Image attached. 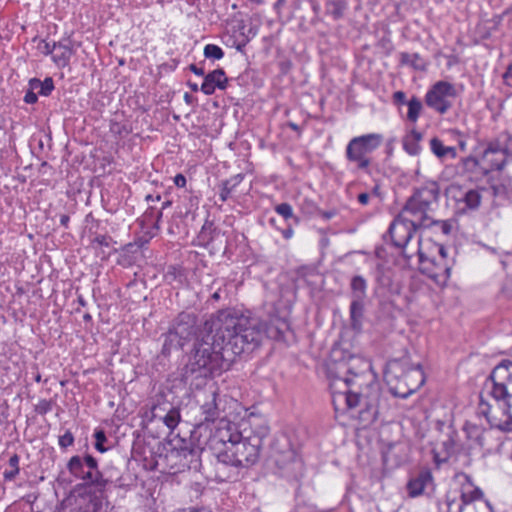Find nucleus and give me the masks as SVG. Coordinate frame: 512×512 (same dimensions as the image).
Segmentation results:
<instances>
[{"label": "nucleus", "instance_id": "32", "mask_svg": "<svg viewBox=\"0 0 512 512\" xmlns=\"http://www.w3.org/2000/svg\"><path fill=\"white\" fill-rule=\"evenodd\" d=\"M407 106H408L407 120L412 123H416L417 120L419 119V116L423 109V104H422L421 100L418 97L413 96L407 102Z\"/></svg>", "mask_w": 512, "mask_h": 512}, {"label": "nucleus", "instance_id": "1", "mask_svg": "<svg viewBox=\"0 0 512 512\" xmlns=\"http://www.w3.org/2000/svg\"><path fill=\"white\" fill-rule=\"evenodd\" d=\"M261 340L257 321L236 310L219 311L197 335L193 354L183 369L184 380L192 383L228 370L236 356L254 350Z\"/></svg>", "mask_w": 512, "mask_h": 512}, {"label": "nucleus", "instance_id": "46", "mask_svg": "<svg viewBox=\"0 0 512 512\" xmlns=\"http://www.w3.org/2000/svg\"><path fill=\"white\" fill-rule=\"evenodd\" d=\"M82 460L88 469L95 471L98 470L97 460L93 456L86 455L85 458Z\"/></svg>", "mask_w": 512, "mask_h": 512}, {"label": "nucleus", "instance_id": "17", "mask_svg": "<svg viewBox=\"0 0 512 512\" xmlns=\"http://www.w3.org/2000/svg\"><path fill=\"white\" fill-rule=\"evenodd\" d=\"M228 78L223 69H216L204 76L200 90L205 95H212L215 89H226Z\"/></svg>", "mask_w": 512, "mask_h": 512}, {"label": "nucleus", "instance_id": "4", "mask_svg": "<svg viewBox=\"0 0 512 512\" xmlns=\"http://www.w3.org/2000/svg\"><path fill=\"white\" fill-rule=\"evenodd\" d=\"M352 343L349 339H341L331 349L329 375L330 389L335 412L345 413L352 407V390L350 387L352 374Z\"/></svg>", "mask_w": 512, "mask_h": 512}, {"label": "nucleus", "instance_id": "25", "mask_svg": "<svg viewBox=\"0 0 512 512\" xmlns=\"http://www.w3.org/2000/svg\"><path fill=\"white\" fill-rule=\"evenodd\" d=\"M210 397H211V400L204 403L202 406H201V410H202V414L204 415V420L205 421H212L214 422L215 420H219L221 419L220 418V410L218 408V403H217V394L215 391H211L210 392Z\"/></svg>", "mask_w": 512, "mask_h": 512}, {"label": "nucleus", "instance_id": "36", "mask_svg": "<svg viewBox=\"0 0 512 512\" xmlns=\"http://www.w3.org/2000/svg\"><path fill=\"white\" fill-rule=\"evenodd\" d=\"M463 201L467 208L476 209L481 203V195L477 190L471 189L465 193Z\"/></svg>", "mask_w": 512, "mask_h": 512}, {"label": "nucleus", "instance_id": "9", "mask_svg": "<svg viewBox=\"0 0 512 512\" xmlns=\"http://www.w3.org/2000/svg\"><path fill=\"white\" fill-rule=\"evenodd\" d=\"M243 433L244 427L240 430L236 423L221 418L210 437L209 444L216 453L219 449H226L228 444L241 440Z\"/></svg>", "mask_w": 512, "mask_h": 512}, {"label": "nucleus", "instance_id": "52", "mask_svg": "<svg viewBox=\"0 0 512 512\" xmlns=\"http://www.w3.org/2000/svg\"><path fill=\"white\" fill-rule=\"evenodd\" d=\"M189 70L193 72L195 75L198 76H205L204 69L201 67H198L196 64H190Z\"/></svg>", "mask_w": 512, "mask_h": 512}, {"label": "nucleus", "instance_id": "27", "mask_svg": "<svg viewBox=\"0 0 512 512\" xmlns=\"http://www.w3.org/2000/svg\"><path fill=\"white\" fill-rule=\"evenodd\" d=\"M185 342L182 341L178 336L173 333L170 329L164 336V343L162 347V353L164 355L170 354V352L174 349H181L184 346Z\"/></svg>", "mask_w": 512, "mask_h": 512}, {"label": "nucleus", "instance_id": "35", "mask_svg": "<svg viewBox=\"0 0 512 512\" xmlns=\"http://www.w3.org/2000/svg\"><path fill=\"white\" fill-rule=\"evenodd\" d=\"M432 212H428V218L432 222L429 224V227H436L438 228L442 234L449 235L453 228V220H435L433 216L431 215Z\"/></svg>", "mask_w": 512, "mask_h": 512}, {"label": "nucleus", "instance_id": "26", "mask_svg": "<svg viewBox=\"0 0 512 512\" xmlns=\"http://www.w3.org/2000/svg\"><path fill=\"white\" fill-rule=\"evenodd\" d=\"M400 63L402 65H409L416 70L423 71L426 68L424 59L418 53L402 52L400 54Z\"/></svg>", "mask_w": 512, "mask_h": 512}, {"label": "nucleus", "instance_id": "40", "mask_svg": "<svg viewBox=\"0 0 512 512\" xmlns=\"http://www.w3.org/2000/svg\"><path fill=\"white\" fill-rule=\"evenodd\" d=\"M460 495L466 502L474 503L475 500L482 498L483 492L478 487H472L470 491L464 489Z\"/></svg>", "mask_w": 512, "mask_h": 512}, {"label": "nucleus", "instance_id": "31", "mask_svg": "<svg viewBox=\"0 0 512 512\" xmlns=\"http://www.w3.org/2000/svg\"><path fill=\"white\" fill-rule=\"evenodd\" d=\"M242 180H243V176L241 174H237L234 177H232L222 183L221 191L219 193V197L222 202L227 201L231 192Z\"/></svg>", "mask_w": 512, "mask_h": 512}, {"label": "nucleus", "instance_id": "16", "mask_svg": "<svg viewBox=\"0 0 512 512\" xmlns=\"http://www.w3.org/2000/svg\"><path fill=\"white\" fill-rule=\"evenodd\" d=\"M457 433L450 430L443 436V439L433 449L434 460L440 464L446 462L456 451Z\"/></svg>", "mask_w": 512, "mask_h": 512}, {"label": "nucleus", "instance_id": "15", "mask_svg": "<svg viewBox=\"0 0 512 512\" xmlns=\"http://www.w3.org/2000/svg\"><path fill=\"white\" fill-rule=\"evenodd\" d=\"M196 319L190 313H180L169 328L182 341L186 342L195 334Z\"/></svg>", "mask_w": 512, "mask_h": 512}, {"label": "nucleus", "instance_id": "57", "mask_svg": "<svg viewBox=\"0 0 512 512\" xmlns=\"http://www.w3.org/2000/svg\"><path fill=\"white\" fill-rule=\"evenodd\" d=\"M352 154H353V151H352V140H350L347 144V147H346V156L349 160H352Z\"/></svg>", "mask_w": 512, "mask_h": 512}, {"label": "nucleus", "instance_id": "39", "mask_svg": "<svg viewBox=\"0 0 512 512\" xmlns=\"http://www.w3.org/2000/svg\"><path fill=\"white\" fill-rule=\"evenodd\" d=\"M204 56L207 59L220 60L224 56L222 48L215 44H207L204 47Z\"/></svg>", "mask_w": 512, "mask_h": 512}, {"label": "nucleus", "instance_id": "44", "mask_svg": "<svg viewBox=\"0 0 512 512\" xmlns=\"http://www.w3.org/2000/svg\"><path fill=\"white\" fill-rule=\"evenodd\" d=\"M404 149L410 155H417L420 151V146L417 142H404Z\"/></svg>", "mask_w": 512, "mask_h": 512}, {"label": "nucleus", "instance_id": "10", "mask_svg": "<svg viewBox=\"0 0 512 512\" xmlns=\"http://www.w3.org/2000/svg\"><path fill=\"white\" fill-rule=\"evenodd\" d=\"M383 142V136L378 133H370L354 137V161H358V167L366 169L370 164L368 154L376 150Z\"/></svg>", "mask_w": 512, "mask_h": 512}, {"label": "nucleus", "instance_id": "14", "mask_svg": "<svg viewBox=\"0 0 512 512\" xmlns=\"http://www.w3.org/2000/svg\"><path fill=\"white\" fill-rule=\"evenodd\" d=\"M273 457L277 467L286 476H296L302 470L301 459L298 457L296 451L290 447L282 452L275 453Z\"/></svg>", "mask_w": 512, "mask_h": 512}, {"label": "nucleus", "instance_id": "62", "mask_svg": "<svg viewBox=\"0 0 512 512\" xmlns=\"http://www.w3.org/2000/svg\"><path fill=\"white\" fill-rule=\"evenodd\" d=\"M458 146L460 148L461 151H465L466 150V141L461 139L458 141Z\"/></svg>", "mask_w": 512, "mask_h": 512}, {"label": "nucleus", "instance_id": "63", "mask_svg": "<svg viewBox=\"0 0 512 512\" xmlns=\"http://www.w3.org/2000/svg\"><path fill=\"white\" fill-rule=\"evenodd\" d=\"M333 14L335 15V17H340L343 14L342 8L336 7L335 10L333 11Z\"/></svg>", "mask_w": 512, "mask_h": 512}, {"label": "nucleus", "instance_id": "2", "mask_svg": "<svg viewBox=\"0 0 512 512\" xmlns=\"http://www.w3.org/2000/svg\"><path fill=\"white\" fill-rule=\"evenodd\" d=\"M244 427L241 440L228 444L226 449H219L215 453V478L219 481L235 480L240 469L254 465L260 456L263 439L269 433V427L261 418L250 416Z\"/></svg>", "mask_w": 512, "mask_h": 512}, {"label": "nucleus", "instance_id": "7", "mask_svg": "<svg viewBox=\"0 0 512 512\" xmlns=\"http://www.w3.org/2000/svg\"><path fill=\"white\" fill-rule=\"evenodd\" d=\"M369 393H354V408L362 406L358 411L357 429H365L374 423L378 414V384L371 381L368 385Z\"/></svg>", "mask_w": 512, "mask_h": 512}, {"label": "nucleus", "instance_id": "47", "mask_svg": "<svg viewBox=\"0 0 512 512\" xmlns=\"http://www.w3.org/2000/svg\"><path fill=\"white\" fill-rule=\"evenodd\" d=\"M393 102L396 105L400 104H407L408 101H406V94L403 91H396L393 94Z\"/></svg>", "mask_w": 512, "mask_h": 512}, {"label": "nucleus", "instance_id": "5", "mask_svg": "<svg viewBox=\"0 0 512 512\" xmlns=\"http://www.w3.org/2000/svg\"><path fill=\"white\" fill-rule=\"evenodd\" d=\"M384 378L391 394L403 399L415 393L425 382L420 364L410 366L407 362L400 360L388 363Z\"/></svg>", "mask_w": 512, "mask_h": 512}, {"label": "nucleus", "instance_id": "20", "mask_svg": "<svg viewBox=\"0 0 512 512\" xmlns=\"http://www.w3.org/2000/svg\"><path fill=\"white\" fill-rule=\"evenodd\" d=\"M460 167L462 173L468 174L471 179L487 175L489 171H493L490 169V165L487 164V167L482 166L481 162L473 156L462 158Z\"/></svg>", "mask_w": 512, "mask_h": 512}, {"label": "nucleus", "instance_id": "51", "mask_svg": "<svg viewBox=\"0 0 512 512\" xmlns=\"http://www.w3.org/2000/svg\"><path fill=\"white\" fill-rule=\"evenodd\" d=\"M110 237L105 235H99L95 238V241L101 246H109Z\"/></svg>", "mask_w": 512, "mask_h": 512}, {"label": "nucleus", "instance_id": "55", "mask_svg": "<svg viewBox=\"0 0 512 512\" xmlns=\"http://www.w3.org/2000/svg\"><path fill=\"white\" fill-rule=\"evenodd\" d=\"M42 52L46 55H53L55 53V49L53 48V44L45 43Z\"/></svg>", "mask_w": 512, "mask_h": 512}, {"label": "nucleus", "instance_id": "8", "mask_svg": "<svg viewBox=\"0 0 512 512\" xmlns=\"http://www.w3.org/2000/svg\"><path fill=\"white\" fill-rule=\"evenodd\" d=\"M456 96L453 84L447 81H438L432 85L425 95L426 105L443 115L452 107L450 98Z\"/></svg>", "mask_w": 512, "mask_h": 512}, {"label": "nucleus", "instance_id": "6", "mask_svg": "<svg viewBox=\"0 0 512 512\" xmlns=\"http://www.w3.org/2000/svg\"><path fill=\"white\" fill-rule=\"evenodd\" d=\"M486 386L496 401L512 397V361L502 360L491 371Z\"/></svg>", "mask_w": 512, "mask_h": 512}, {"label": "nucleus", "instance_id": "21", "mask_svg": "<svg viewBox=\"0 0 512 512\" xmlns=\"http://www.w3.org/2000/svg\"><path fill=\"white\" fill-rule=\"evenodd\" d=\"M432 481L430 470H421L415 477L411 478L407 483V491L410 497L421 495L428 483Z\"/></svg>", "mask_w": 512, "mask_h": 512}, {"label": "nucleus", "instance_id": "48", "mask_svg": "<svg viewBox=\"0 0 512 512\" xmlns=\"http://www.w3.org/2000/svg\"><path fill=\"white\" fill-rule=\"evenodd\" d=\"M38 100L37 93L34 92V90L28 91L24 96V101L28 104H34Z\"/></svg>", "mask_w": 512, "mask_h": 512}, {"label": "nucleus", "instance_id": "54", "mask_svg": "<svg viewBox=\"0 0 512 512\" xmlns=\"http://www.w3.org/2000/svg\"><path fill=\"white\" fill-rule=\"evenodd\" d=\"M437 250H438V254H439L438 260H440V261H447L446 260V258H447L446 249L443 246H438Z\"/></svg>", "mask_w": 512, "mask_h": 512}, {"label": "nucleus", "instance_id": "12", "mask_svg": "<svg viewBox=\"0 0 512 512\" xmlns=\"http://www.w3.org/2000/svg\"><path fill=\"white\" fill-rule=\"evenodd\" d=\"M507 145L499 139H494L487 144L483 151L482 161L490 165L492 170H502L507 162Z\"/></svg>", "mask_w": 512, "mask_h": 512}, {"label": "nucleus", "instance_id": "22", "mask_svg": "<svg viewBox=\"0 0 512 512\" xmlns=\"http://www.w3.org/2000/svg\"><path fill=\"white\" fill-rule=\"evenodd\" d=\"M53 48L55 53L52 59L58 67L64 68L69 65L70 59L73 55V49L68 42H54Z\"/></svg>", "mask_w": 512, "mask_h": 512}, {"label": "nucleus", "instance_id": "49", "mask_svg": "<svg viewBox=\"0 0 512 512\" xmlns=\"http://www.w3.org/2000/svg\"><path fill=\"white\" fill-rule=\"evenodd\" d=\"M503 79L507 85L512 86V63L508 65L506 71L504 72Z\"/></svg>", "mask_w": 512, "mask_h": 512}, {"label": "nucleus", "instance_id": "28", "mask_svg": "<svg viewBox=\"0 0 512 512\" xmlns=\"http://www.w3.org/2000/svg\"><path fill=\"white\" fill-rule=\"evenodd\" d=\"M30 88L37 90V93L42 96H49L54 89V83L52 78L47 77L44 81L33 78L29 81Z\"/></svg>", "mask_w": 512, "mask_h": 512}, {"label": "nucleus", "instance_id": "34", "mask_svg": "<svg viewBox=\"0 0 512 512\" xmlns=\"http://www.w3.org/2000/svg\"><path fill=\"white\" fill-rule=\"evenodd\" d=\"M302 211L307 215H315L317 213H321L325 218H331L333 213L321 212L317 207L316 203L308 198H304L300 204Z\"/></svg>", "mask_w": 512, "mask_h": 512}, {"label": "nucleus", "instance_id": "60", "mask_svg": "<svg viewBox=\"0 0 512 512\" xmlns=\"http://www.w3.org/2000/svg\"><path fill=\"white\" fill-rule=\"evenodd\" d=\"M161 199V196L160 195H157L156 197H153L152 195H147L146 196V201L150 202V201H159Z\"/></svg>", "mask_w": 512, "mask_h": 512}, {"label": "nucleus", "instance_id": "29", "mask_svg": "<svg viewBox=\"0 0 512 512\" xmlns=\"http://www.w3.org/2000/svg\"><path fill=\"white\" fill-rule=\"evenodd\" d=\"M469 502H466L461 495L456 496L451 493L446 495L445 507L447 512H464L465 507Z\"/></svg>", "mask_w": 512, "mask_h": 512}, {"label": "nucleus", "instance_id": "59", "mask_svg": "<svg viewBox=\"0 0 512 512\" xmlns=\"http://www.w3.org/2000/svg\"><path fill=\"white\" fill-rule=\"evenodd\" d=\"M282 234H283V237H284L285 239H290V238L292 237V235H293V230H292L291 228L285 229V230L282 232Z\"/></svg>", "mask_w": 512, "mask_h": 512}, {"label": "nucleus", "instance_id": "3", "mask_svg": "<svg viewBox=\"0 0 512 512\" xmlns=\"http://www.w3.org/2000/svg\"><path fill=\"white\" fill-rule=\"evenodd\" d=\"M440 188L435 181L426 182L414 189L405 206L392 221L388 233L394 246L403 248L420 228H428L432 223L428 212H433L439 201Z\"/></svg>", "mask_w": 512, "mask_h": 512}, {"label": "nucleus", "instance_id": "13", "mask_svg": "<svg viewBox=\"0 0 512 512\" xmlns=\"http://www.w3.org/2000/svg\"><path fill=\"white\" fill-rule=\"evenodd\" d=\"M505 405L504 417L505 419H498L491 415V406L481 397L479 403L480 413L483 414L492 427L498 428L502 431H512V397L502 400Z\"/></svg>", "mask_w": 512, "mask_h": 512}, {"label": "nucleus", "instance_id": "61", "mask_svg": "<svg viewBox=\"0 0 512 512\" xmlns=\"http://www.w3.org/2000/svg\"><path fill=\"white\" fill-rule=\"evenodd\" d=\"M379 281L382 285H386L389 283L390 278L386 275H383L381 278H379Z\"/></svg>", "mask_w": 512, "mask_h": 512}, {"label": "nucleus", "instance_id": "37", "mask_svg": "<svg viewBox=\"0 0 512 512\" xmlns=\"http://www.w3.org/2000/svg\"><path fill=\"white\" fill-rule=\"evenodd\" d=\"M19 456L14 454L9 459L10 470H5L3 473L4 479L12 481L19 474Z\"/></svg>", "mask_w": 512, "mask_h": 512}, {"label": "nucleus", "instance_id": "42", "mask_svg": "<svg viewBox=\"0 0 512 512\" xmlns=\"http://www.w3.org/2000/svg\"><path fill=\"white\" fill-rule=\"evenodd\" d=\"M275 211L281 215L284 219L292 218L293 209L292 206L288 203H281L275 207Z\"/></svg>", "mask_w": 512, "mask_h": 512}, {"label": "nucleus", "instance_id": "53", "mask_svg": "<svg viewBox=\"0 0 512 512\" xmlns=\"http://www.w3.org/2000/svg\"><path fill=\"white\" fill-rule=\"evenodd\" d=\"M370 199V194L363 192L358 195V201L362 205H367Z\"/></svg>", "mask_w": 512, "mask_h": 512}, {"label": "nucleus", "instance_id": "18", "mask_svg": "<svg viewBox=\"0 0 512 512\" xmlns=\"http://www.w3.org/2000/svg\"><path fill=\"white\" fill-rule=\"evenodd\" d=\"M249 320L257 321L260 325V328L262 330V336L264 334L267 335V337L272 339H279L283 336L285 331L289 329V323L288 321L283 317L278 316H272L269 320V323L264 325L262 322H260L257 319H252L247 317Z\"/></svg>", "mask_w": 512, "mask_h": 512}, {"label": "nucleus", "instance_id": "56", "mask_svg": "<svg viewBox=\"0 0 512 512\" xmlns=\"http://www.w3.org/2000/svg\"><path fill=\"white\" fill-rule=\"evenodd\" d=\"M464 512H479V510L475 503H468V506L465 507Z\"/></svg>", "mask_w": 512, "mask_h": 512}, {"label": "nucleus", "instance_id": "43", "mask_svg": "<svg viewBox=\"0 0 512 512\" xmlns=\"http://www.w3.org/2000/svg\"><path fill=\"white\" fill-rule=\"evenodd\" d=\"M74 443V436L70 431H66L59 437V446L61 448H67Z\"/></svg>", "mask_w": 512, "mask_h": 512}, {"label": "nucleus", "instance_id": "23", "mask_svg": "<svg viewBox=\"0 0 512 512\" xmlns=\"http://www.w3.org/2000/svg\"><path fill=\"white\" fill-rule=\"evenodd\" d=\"M430 149L433 154L441 160L445 158L455 159L457 157L456 149L451 146H445L437 137L430 140Z\"/></svg>", "mask_w": 512, "mask_h": 512}, {"label": "nucleus", "instance_id": "33", "mask_svg": "<svg viewBox=\"0 0 512 512\" xmlns=\"http://www.w3.org/2000/svg\"><path fill=\"white\" fill-rule=\"evenodd\" d=\"M67 468L73 476L79 479H81L85 472V464L80 456H73L69 460Z\"/></svg>", "mask_w": 512, "mask_h": 512}, {"label": "nucleus", "instance_id": "64", "mask_svg": "<svg viewBox=\"0 0 512 512\" xmlns=\"http://www.w3.org/2000/svg\"><path fill=\"white\" fill-rule=\"evenodd\" d=\"M188 85H189L190 89L194 92H197L199 90V87L196 83L189 82Z\"/></svg>", "mask_w": 512, "mask_h": 512}, {"label": "nucleus", "instance_id": "58", "mask_svg": "<svg viewBox=\"0 0 512 512\" xmlns=\"http://www.w3.org/2000/svg\"><path fill=\"white\" fill-rule=\"evenodd\" d=\"M68 222H69V216L66 214L61 215V217H60L61 225H63L64 227H67Z\"/></svg>", "mask_w": 512, "mask_h": 512}, {"label": "nucleus", "instance_id": "41", "mask_svg": "<svg viewBox=\"0 0 512 512\" xmlns=\"http://www.w3.org/2000/svg\"><path fill=\"white\" fill-rule=\"evenodd\" d=\"M95 437V448L99 452H105L107 448L104 446V443L107 441L105 432L103 430H96L94 433Z\"/></svg>", "mask_w": 512, "mask_h": 512}, {"label": "nucleus", "instance_id": "11", "mask_svg": "<svg viewBox=\"0 0 512 512\" xmlns=\"http://www.w3.org/2000/svg\"><path fill=\"white\" fill-rule=\"evenodd\" d=\"M420 270L435 282H446L450 277V267L447 261H440L438 258L426 256L419 251Z\"/></svg>", "mask_w": 512, "mask_h": 512}, {"label": "nucleus", "instance_id": "24", "mask_svg": "<svg viewBox=\"0 0 512 512\" xmlns=\"http://www.w3.org/2000/svg\"><path fill=\"white\" fill-rule=\"evenodd\" d=\"M81 479L86 481L89 485L96 486L100 492H102L109 483H112V479L105 477L104 473L99 470H85Z\"/></svg>", "mask_w": 512, "mask_h": 512}, {"label": "nucleus", "instance_id": "38", "mask_svg": "<svg viewBox=\"0 0 512 512\" xmlns=\"http://www.w3.org/2000/svg\"><path fill=\"white\" fill-rule=\"evenodd\" d=\"M180 412L177 408H171L163 417L164 424L171 430L177 427L180 421Z\"/></svg>", "mask_w": 512, "mask_h": 512}, {"label": "nucleus", "instance_id": "50", "mask_svg": "<svg viewBox=\"0 0 512 512\" xmlns=\"http://www.w3.org/2000/svg\"><path fill=\"white\" fill-rule=\"evenodd\" d=\"M174 184L177 187L183 188L186 185V177L183 174H177L174 177Z\"/></svg>", "mask_w": 512, "mask_h": 512}, {"label": "nucleus", "instance_id": "30", "mask_svg": "<svg viewBox=\"0 0 512 512\" xmlns=\"http://www.w3.org/2000/svg\"><path fill=\"white\" fill-rule=\"evenodd\" d=\"M467 438L479 446L484 445V429L481 426L467 422L464 426Z\"/></svg>", "mask_w": 512, "mask_h": 512}, {"label": "nucleus", "instance_id": "19", "mask_svg": "<svg viewBox=\"0 0 512 512\" xmlns=\"http://www.w3.org/2000/svg\"><path fill=\"white\" fill-rule=\"evenodd\" d=\"M366 281L360 276H354V331L357 329V318L362 315L364 309V298Z\"/></svg>", "mask_w": 512, "mask_h": 512}, {"label": "nucleus", "instance_id": "45", "mask_svg": "<svg viewBox=\"0 0 512 512\" xmlns=\"http://www.w3.org/2000/svg\"><path fill=\"white\" fill-rule=\"evenodd\" d=\"M502 293L506 297L512 298V275L506 278L502 287Z\"/></svg>", "mask_w": 512, "mask_h": 512}]
</instances>
